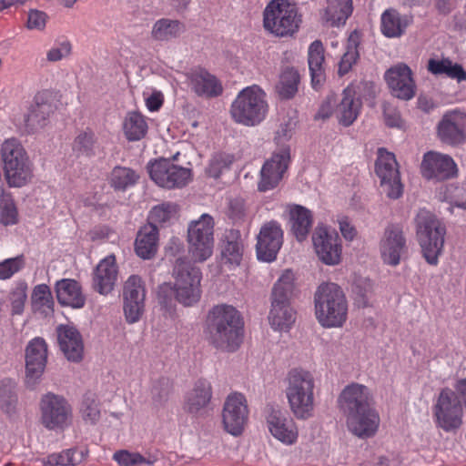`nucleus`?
I'll return each instance as SVG.
<instances>
[{
  "mask_svg": "<svg viewBox=\"0 0 466 466\" xmlns=\"http://www.w3.org/2000/svg\"><path fill=\"white\" fill-rule=\"evenodd\" d=\"M207 330L210 343L217 349L235 351L241 343V316L231 305L214 306L208 315Z\"/></svg>",
  "mask_w": 466,
  "mask_h": 466,
  "instance_id": "nucleus-1",
  "label": "nucleus"
},
{
  "mask_svg": "<svg viewBox=\"0 0 466 466\" xmlns=\"http://www.w3.org/2000/svg\"><path fill=\"white\" fill-rule=\"evenodd\" d=\"M314 375L302 368L291 369L286 377L285 395L292 415L300 420L314 416L316 408Z\"/></svg>",
  "mask_w": 466,
  "mask_h": 466,
  "instance_id": "nucleus-2",
  "label": "nucleus"
},
{
  "mask_svg": "<svg viewBox=\"0 0 466 466\" xmlns=\"http://www.w3.org/2000/svg\"><path fill=\"white\" fill-rule=\"evenodd\" d=\"M315 316L326 329L341 328L348 318V302L343 290L335 283L320 284L314 294Z\"/></svg>",
  "mask_w": 466,
  "mask_h": 466,
  "instance_id": "nucleus-3",
  "label": "nucleus"
},
{
  "mask_svg": "<svg viewBox=\"0 0 466 466\" xmlns=\"http://www.w3.org/2000/svg\"><path fill=\"white\" fill-rule=\"evenodd\" d=\"M173 287L164 283L159 287V299L173 291L176 299L184 306H192L197 303L201 295V272L198 268L183 258L177 259L173 273Z\"/></svg>",
  "mask_w": 466,
  "mask_h": 466,
  "instance_id": "nucleus-4",
  "label": "nucleus"
},
{
  "mask_svg": "<svg viewBox=\"0 0 466 466\" xmlns=\"http://www.w3.org/2000/svg\"><path fill=\"white\" fill-rule=\"evenodd\" d=\"M268 104L265 91L258 85H252L238 92L230 106L234 121L245 127H255L265 120Z\"/></svg>",
  "mask_w": 466,
  "mask_h": 466,
  "instance_id": "nucleus-5",
  "label": "nucleus"
},
{
  "mask_svg": "<svg viewBox=\"0 0 466 466\" xmlns=\"http://www.w3.org/2000/svg\"><path fill=\"white\" fill-rule=\"evenodd\" d=\"M293 289L294 274L291 270H285L274 284L271 293L268 321L275 330L288 331L295 322L296 312L289 304Z\"/></svg>",
  "mask_w": 466,
  "mask_h": 466,
  "instance_id": "nucleus-6",
  "label": "nucleus"
},
{
  "mask_svg": "<svg viewBox=\"0 0 466 466\" xmlns=\"http://www.w3.org/2000/svg\"><path fill=\"white\" fill-rule=\"evenodd\" d=\"M414 222L423 257L429 264L437 265L444 244L446 233L444 226L431 211L425 208H420L418 211Z\"/></svg>",
  "mask_w": 466,
  "mask_h": 466,
  "instance_id": "nucleus-7",
  "label": "nucleus"
},
{
  "mask_svg": "<svg viewBox=\"0 0 466 466\" xmlns=\"http://www.w3.org/2000/svg\"><path fill=\"white\" fill-rule=\"evenodd\" d=\"M299 22L296 6L287 0H272L263 13L265 29L278 36L291 35Z\"/></svg>",
  "mask_w": 466,
  "mask_h": 466,
  "instance_id": "nucleus-8",
  "label": "nucleus"
},
{
  "mask_svg": "<svg viewBox=\"0 0 466 466\" xmlns=\"http://www.w3.org/2000/svg\"><path fill=\"white\" fill-rule=\"evenodd\" d=\"M214 219L204 213L187 226L188 252L197 262L211 257L214 248Z\"/></svg>",
  "mask_w": 466,
  "mask_h": 466,
  "instance_id": "nucleus-9",
  "label": "nucleus"
},
{
  "mask_svg": "<svg viewBox=\"0 0 466 466\" xmlns=\"http://www.w3.org/2000/svg\"><path fill=\"white\" fill-rule=\"evenodd\" d=\"M39 410L41 423L47 430L63 431L72 423V407L61 395L44 394L39 401Z\"/></svg>",
  "mask_w": 466,
  "mask_h": 466,
  "instance_id": "nucleus-10",
  "label": "nucleus"
},
{
  "mask_svg": "<svg viewBox=\"0 0 466 466\" xmlns=\"http://www.w3.org/2000/svg\"><path fill=\"white\" fill-rule=\"evenodd\" d=\"M437 427L449 432L459 429L462 424L463 408L457 393L450 388L441 390L432 407Z\"/></svg>",
  "mask_w": 466,
  "mask_h": 466,
  "instance_id": "nucleus-11",
  "label": "nucleus"
},
{
  "mask_svg": "<svg viewBox=\"0 0 466 466\" xmlns=\"http://www.w3.org/2000/svg\"><path fill=\"white\" fill-rule=\"evenodd\" d=\"M151 179L159 187L172 189L187 186L192 179V170L162 158L147 165Z\"/></svg>",
  "mask_w": 466,
  "mask_h": 466,
  "instance_id": "nucleus-12",
  "label": "nucleus"
},
{
  "mask_svg": "<svg viewBox=\"0 0 466 466\" xmlns=\"http://www.w3.org/2000/svg\"><path fill=\"white\" fill-rule=\"evenodd\" d=\"M375 172L380 180L382 192L389 198L398 199L402 196L403 185L394 154L385 148H379Z\"/></svg>",
  "mask_w": 466,
  "mask_h": 466,
  "instance_id": "nucleus-13",
  "label": "nucleus"
},
{
  "mask_svg": "<svg viewBox=\"0 0 466 466\" xmlns=\"http://www.w3.org/2000/svg\"><path fill=\"white\" fill-rule=\"evenodd\" d=\"M420 172L428 180L443 181L457 177L459 168L450 155L431 150L422 157Z\"/></svg>",
  "mask_w": 466,
  "mask_h": 466,
  "instance_id": "nucleus-14",
  "label": "nucleus"
},
{
  "mask_svg": "<svg viewBox=\"0 0 466 466\" xmlns=\"http://www.w3.org/2000/svg\"><path fill=\"white\" fill-rule=\"evenodd\" d=\"M314 250L319 259L335 266L341 260L342 247L338 233L324 226H318L312 235Z\"/></svg>",
  "mask_w": 466,
  "mask_h": 466,
  "instance_id": "nucleus-15",
  "label": "nucleus"
},
{
  "mask_svg": "<svg viewBox=\"0 0 466 466\" xmlns=\"http://www.w3.org/2000/svg\"><path fill=\"white\" fill-rule=\"evenodd\" d=\"M248 418V408L245 396L238 392L228 394L222 409V423L226 431L234 436L240 435Z\"/></svg>",
  "mask_w": 466,
  "mask_h": 466,
  "instance_id": "nucleus-16",
  "label": "nucleus"
},
{
  "mask_svg": "<svg viewBox=\"0 0 466 466\" xmlns=\"http://www.w3.org/2000/svg\"><path fill=\"white\" fill-rule=\"evenodd\" d=\"M56 97L49 90L38 92L25 116L28 132L35 133L45 128L56 109Z\"/></svg>",
  "mask_w": 466,
  "mask_h": 466,
  "instance_id": "nucleus-17",
  "label": "nucleus"
},
{
  "mask_svg": "<svg viewBox=\"0 0 466 466\" xmlns=\"http://www.w3.org/2000/svg\"><path fill=\"white\" fill-rule=\"evenodd\" d=\"M290 161V149L284 147L272 154L261 167L258 188L261 192L273 189L282 179Z\"/></svg>",
  "mask_w": 466,
  "mask_h": 466,
  "instance_id": "nucleus-18",
  "label": "nucleus"
},
{
  "mask_svg": "<svg viewBox=\"0 0 466 466\" xmlns=\"http://www.w3.org/2000/svg\"><path fill=\"white\" fill-rule=\"evenodd\" d=\"M338 406L345 417L373 407L370 390L360 383L347 385L338 397Z\"/></svg>",
  "mask_w": 466,
  "mask_h": 466,
  "instance_id": "nucleus-19",
  "label": "nucleus"
},
{
  "mask_svg": "<svg viewBox=\"0 0 466 466\" xmlns=\"http://www.w3.org/2000/svg\"><path fill=\"white\" fill-rule=\"evenodd\" d=\"M47 360V345L42 338L31 339L25 349V383L35 388L42 377Z\"/></svg>",
  "mask_w": 466,
  "mask_h": 466,
  "instance_id": "nucleus-20",
  "label": "nucleus"
},
{
  "mask_svg": "<svg viewBox=\"0 0 466 466\" xmlns=\"http://www.w3.org/2000/svg\"><path fill=\"white\" fill-rule=\"evenodd\" d=\"M146 290L142 279L137 275H131L126 280L123 289L124 312L128 323L139 320L144 311Z\"/></svg>",
  "mask_w": 466,
  "mask_h": 466,
  "instance_id": "nucleus-21",
  "label": "nucleus"
},
{
  "mask_svg": "<svg viewBox=\"0 0 466 466\" xmlns=\"http://www.w3.org/2000/svg\"><path fill=\"white\" fill-rule=\"evenodd\" d=\"M465 130L466 114L458 109L446 112L437 127L441 141L451 146L466 142Z\"/></svg>",
  "mask_w": 466,
  "mask_h": 466,
  "instance_id": "nucleus-22",
  "label": "nucleus"
},
{
  "mask_svg": "<svg viewBox=\"0 0 466 466\" xmlns=\"http://www.w3.org/2000/svg\"><path fill=\"white\" fill-rule=\"evenodd\" d=\"M283 243V230L276 221L266 223L260 228L256 245L258 260L271 262L276 259Z\"/></svg>",
  "mask_w": 466,
  "mask_h": 466,
  "instance_id": "nucleus-23",
  "label": "nucleus"
},
{
  "mask_svg": "<svg viewBox=\"0 0 466 466\" xmlns=\"http://www.w3.org/2000/svg\"><path fill=\"white\" fill-rule=\"evenodd\" d=\"M266 423L270 434L283 444L292 445L297 441L299 431L296 423L280 409L268 408Z\"/></svg>",
  "mask_w": 466,
  "mask_h": 466,
  "instance_id": "nucleus-24",
  "label": "nucleus"
},
{
  "mask_svg": "<svg viewBox=\"0 0 466 466\" xmlns=\"http://www.w3.org/2000/svg\"><path fill=\"white\" fill-rule=\"evenodd\" d=\"M406 249V238L400 225L391 224L384 231L380 243V256L384 263L397 266Z\"/></svg>",
  "mask_w": 466,
  "mask_h": 466,
  "instance_id": "nucleus-25",
  "label": "nucleus"
},
{
  "mask_svg": "<svg viewBox=\"0 0 466 466\" xmlns=\"http://www.w3.org/2000/svg\"><path fill=\"white\" fill-rule=\"evenodd\" d=\"M385 79L394 96L410 100L415 96L416 86L410 68L405 64H399L385 73Z\"/></svg>",
  "mask_w": 466,
  "mask_h": 466,
  "instance_id": "nucleus-26",
  "label": "nucleus"
},
{
  "mask_svg": "<svg viewBox=\"0 0 466 466\" xmlns=\"http://www.w3.org/2000/svg\"><path fill=\"white\" fill-rule=\"evenodd\" d=\"M213 390L211 382L206 379L196 380L191 389L186 393L184 410L194 416L206 412L211 403Z\"/></svg>",
  "mask_w": 466,
  "mask_h": 466,
  "instance_id": "nucleus-27",
  "label": "nucleus"
},
{
  "mask_svg": "<svg viewBox=\"0 0 466 466\" xmlns=\"http://www.w3.org/2000/svg\"><path fill=\"white\" fill-rule=\"evenodd\" d=\"M189 88L198 96L210 98L222 94L221 82L209 72L204 69H195L187 74Z\"/></svg>",
  "mask_w": 466,
  "mask_h": 466,
  "instance_id": "nucleus-28",
  "label": "nucleus"
},
{
  "mask_svg": "<svg viewBox=\"0 0 466 466\" xmlns=\"http://www.w3.org/2000/svg\"><path fill=\"white\" fill-rule=\"evenodd\" d=\"M349 431L359 438L373 436L380 425V417L373 407L346 417Z\"/></svg>",
  "mask_w": 466,
  "mask_h": 466,
  "instance_id": "nucleus-29",
  "label": "nucleus"
},
{
  "mask_svg": "<svg viewBox=\"0 0 466 466\" xmlns=\"http://www.w3.org/2000/svg\"><path fill=\"white\" fill-rule=\"evenodd\" d=\"M60 350L65 357L74 362L83 358L84 344L79 331L71 325H59L56 329Z\"/></svg>",
  "mask_w": 466,
  "mask_h": 466,
  "instance_id": "nucleus-30",
  "label": "nucleus"
},
{
  "mask_svg": "<svg viewBox=\"0 0 466 466\" xmlns=\"http://www.w3.org/2000/svg\"><path fill=\"white\" fill-rule=\"evenodd\" d=\"M118 268L114 255H108L99 261L93 276L94 289L102 295L110 293L116 285Z\"/></svg>",
  "mask_w": 466,
  "mask_h": 466,
  "instance_id": "nucleus-31",
  "label": "nucleus"
},
{
  "mask_svg": "<svg viewBox=\"0 0 466 466\" xmlns=\"http://www.w3.org/2000/svg\"><path fill=\"white\" fill-rule=\"evenodd\" d=\"M412 23L411 15L401 14L395 8H388L380 15V30L388 38L402 36Z\"/></svg>",
  "mask_w": 466,
  "mask_h": 466,
  "instance_id": "nucleus-32",
  "label": "nucleus"
},
{
  "mask_svg": "<svg viewBox=\"0 0 466 466\" xmlns=\"http://www.w3.org/2000/svg\"><path fill=\"white\" fill-rule=\"evenodd\" d=\"M361 106V99L357 96L354 88L352 86L345 88L334 111L339 123L344 127L352 125L360 113Z\"/></svg>",
  "mask_w": 466,
  "mask_h": 466,
  "instance_id": "nucleus-33",
  "label": "nucleus"
},
{
  "mask_svg": "<svg viewBox=\"0 0 466 466\" xmlns=\"http://www.w3.org/2000/svg\"><path fill=\"white\" fill-rule=\"evenodd\" d=\"M353 11L352 0H326L320 10V21L324 25L339 27L344 25Z\"/></svg>",
  "mask_w": 466,
  "mask_h": 466,
  "instance_id": "nucleus-34",
  "label": "nucleus"
},
{
  "mask_svg": "<svg viewBox=\"0 0 466 466\" xmlns=\"http://www.w3.org/2000/svg\"><path fill=\"white\" fill-rule=\"evenodd\" d=\"M56 293L60 304L74 309L85 306L86 297L82 292L80 284L72 279H63L56 283Z\"/></svg>",
  "mask_w": 466,
  "mask_h": 466,
  "instance_id": "nucleus-35",
  "label": "nucleus"
},
{
  "mask_svg": "<svg viewBox=\"0 0 466 466\" xmlns=\"http://www.w3.org/2000/svg\"><path fill=\"white\" fill-rule=\"evenodd\" d=\"M157 228L152 223L145 225L139 229L136 238L135 250L137 255L143 259L151 258L157 253Z\"/></svg>",
  "mask_w": 466,
  "mask_h": 466,
  "instance_id": "nucleus-36",
  "label": "nucleus"
},
{
  "mask_svg": "<svg viewBox=\"0 0 466 466\" xmlns=\"http://www.w3.org/2000/svg\"><path fill=\"white\" fill-rule=\"evenodd\" d=\"M243 256V242L238 230L230 229L225 234L221 248L222 263L231 267L238 266Z\"/></svg>",
  "mask_w": 466,
  "mask_h": 466,
  "instance_id": "nucleus-37",
  "label": "nucleus"
},
{
  "mask_svg": "<svg viewBox=\"0 0 466 466\" xmlns=\"http://www.w3.org/2000/svg\"><path fill=\"white\" fill-rule=\"evenodd\" d=\"M185 31L183 23L177 19L160 18L151 28V38L157 42H169L180 36Z\"/></svg>",
  "mask_w": 466,
  "mask_h": 466,
  "instance_id": "nucleus-38",
  "label": "nucleus"
},
{
  "mask_svg": "<svg viewBox=\"0 0 466 466\" xmlns=\"http://www.w3.org/2000/svg\"><path fill=\"white\" fill-rule=\"evenodd\" d=\"M0 156L3 169L30 160L22 143L15 137L4 140L0 147Z\"/></svg>",
  "mask_w": 466,
  "mask_h": 466,
  "instance_id": "nucleus-39",
  "label": "nucleus"
},
{
  "mask_svg": "<svg viewBox=\"0 0 466 466\" xmlns=\"http://www.w3.org/2000/svg\"><path fill=\"white\" fill-rule=\"evenodd\" d=\"M289 223L291 230L299 241H303L312 226L310 211L299 205L289 207Z\"/></svg>",
  "mask_w": 466,
  "mask_h": 466,
  "instance_id": "nucleus-40",
  "label": "nucleus"
},
{
  "mask_svg": "<svg viewBox=\"0 0 466 466\" xmlns=\"http://www.w3.org/2000/svg\"><path fill=\"white\" fill-rule=\"evenodd\" d=\"M3 170L5 179L10 187H23L28 185L34 177V167L31 160L5 167Z\"/></svg>",
  "mask_w": 466,
  "mask_h": 466,
  "instance_id": "nucleus-41",
  "label": "nucleus"
},
{
  "mask_svg": "<svg viewBox=\"0 0 466 466\" xmlns=\"http://www.w3.org/2000/svg\"><path fill=\"white\" fill-rule=\"evenodd\" d=\"M309 68L314 88L320 86L325 79L323 68L324 50L320 41H314L309 47Z\"/></svg>",
  "mask_w": 466,
  "mask_h": 466,
  "instance_id": "nucleus-42",
  "label": "nucleus"
},
{
  "mask_svg": "<svg viewBox=\"0 0 466 466\" xmlns=\"http://www.w3.org/2000/svg\"><path fill=\"white\" fill-rule=\"evenodd\" d=\"M122 127L125 137L128 141L142 139L148 130L146 117L137 111H130L126 115Z\"/></svg>",
  "mask_w": 466,
  "mask_h": 466,
  "instance_id": "nucleus-43",
  "label": "nucleus"
},
{
  "mask_svg": "<svg viewBox=\"0 0 466 466\" xmlns=\"http://www.w3.org/2000/svg\"><path fill=\"white\" fill-rule=\"evenodd\" d=\"M427 68L431 74L436 76L444 75L459 82L466 80V72L462 66L448 58H431L428 62Z\"/></svg>",
  "mask_w": 466,
  "mask_h": 466,
  "instance_id": "nucleus-44",
  "label": "nucleus"
},
{
  "mask_svg": "<svg viewBox=\"0 0 466 466\" xmlns=\"http://www.w3.org/2000/svg\"><path fill=\"white\" fill-rule=\"evenodd\" d=\"M139 179V175L136 170L117 166L115 167L109 176L110 186L117 191H125L135 186Z\"/></svg>",
  "mask_w": 466,
  "mask_h": 466,
  "instance_id": "nucleus-45",
  "label": "nucleus"
},
{
  "mask_svg": "<svg viewBox=\"0 0 466 466\" xmlns=\"http://www.w3.org/2000/svg\"><path fill=\"white\" fill-rule=\"evenodd\" d=\"M87 455L86 449H68L59 453H53L42 460V462L51 466H75L81 463Z\"/></svg>",
  "mask_w": 466,
  "mask_h": 466,
  "instance_id": "nucleus-46",
  "label": "nucleus"
},
{
  "mask_svg": "<svg viewBox=\"0 0 466 466\" xmlns=\"http://www.w3.org/2000/svg\"><path fill=\"white\" fill-rule=\"evenodd\" d=\"M360 33L357 30L352 31L348 38L346 52L339 63V75L344 76L351 69L352 66L359 58L358 47L360 43Z\"/></svg>",
  "mask_w": 466,
  "mask_h": 466,
  "instance_id": "nucleus-47",
  "label": "nucleus"
},
{
  "mask_svg": "<svg viewBox=\"0 0 466 466\" xmlns=\"http://www.w3.org/2000/svg\"><path fill=\"white\" fill-rule=\"evenodd\" d=\"M299 83V75L298 71L288 67L279 76V80L276 86L277 92L282 98H291L298 92Z\"/></svg>",
  "mask_w": 466,
  "mask_h": 466,
  "instance_id": "nucleus-48",
  "label": "nucleus"
},
{
  "mask_svg": "<svg viewBox=\"0 0 466 466\" xmlns=\"http://www.w3.org/2000/svg\"><path fill=\"white\" fill-rule=\"evenodd\" d=\"M79 413L86 424L96 425L100 420V403L94 393H86L84 395Z\"/></svg>",
  "mask_w": 466,
  "mask_h": 466,
  "instance_id": "nucleus-49",
  "label": "nucleus"
},
{
  "mask_svg": "<svg viewBox=\"0 0 466 466\" xmlns=\"http://www.w3.org/2000/svg\"><path fill=\"white\" fill-rule=\"evenodd\" d=\"M27 283L24 280L15 281L8 294V301L13 315H21L24 312L27 300Z\"/></svg>",
  "mask_w": 466,
  "mask_h": 466,
  "instance_id": "nucleus-50",
  "label": "nucleus"
},
{
  "mask_svg": "<svg viewBox=\"0 0 466 466\" xmlns=\"http://www.w3.org/2000/svg\"><path fill=\"white\" fill-rule=\"evenodd\" d=\"M18 222V211L10 194L0 198V223L4 226L15 225Z\"/></svg>",
  "mask_w": 466,
  "mask_h": 466,
  "instance_id": "nucleus-51",
  "label": "nucleus"
},
{
  "mask_svg": "<svg viewBox=\"0 0 466 466\" xmlns=\"http://www.w3.org/2000/svg\"><path fill=\"white\" fill-rule=\"evenodd\" d=\"M25 266V259L23 255L0 261V280L10 279L16 273L20 272Z\"/></svg>",
  "mask_w": 466,
  "mask_h": 466,
  "instance_id": "nucleus-52",
  "label": "nucleus"
},
{
  "mask_svg": "<svg viewBox=\"0 0 466 466\" xmlns=\"http://www.w3.org/2000/svg\"><path fill=\"white\" fill-rule=\"evenodd\" d=\"M234 157L230 154L217 153L211 157L207 172L210 177H218L233 163Z\"/></svg>",
  "mask_w": 466,
  "mask_h": 466,
  "instance_id": "nucleus-53",
  "label": "nucleus"
},
{
  "mask_svg": "<svg viewBox=\"0 0 466 466\" xmlns=\"http://www.w3.org/2000/svg\"><path fill=\"white\" fill-rule=\"evenodd\" d=\"M177 213V206L174 203H162L154 207L149 214L150 223H166Z\"/></svg>",
  "mask_w": 466,
  "mask_h": 466,
  "instance_id": "nucleus-54",
  "label": "nucleus"
},
{
  "mask_svg": "<svg viewBox=\"0 0 466 466\" xmlns=\"http://www.w3.org/2000/svg\"><path fill=\"white\" fill-rule=\"evenodd\" d=\"M444 200L451 204V210L456 207L466 209V187L464 186L450 185L446 187Z\"/></svg>",
  "mask_w": 466,
  "mask_h": 466,
  "instance_id": "nucleus-55",
  "label": "nucleus"
},
{
  "mask_svg": "<svg viewBox=\"0 0 466 466\" xmlns=\"http://www.w3.org/2000/svg\"><path fill=\"white\" fill-rule=\"evenodd\" d=\"M72 51V45L67 40L56 42L46 52V60L48 62H58L68 57Z\"/></svg>",
  "mask_w": 466,
  "mask_h": 466,
  "instance_id": "nucleus-56",
  "label": "nucleus"
},
{
  "mask_svg": "<svg viewBox=\"0 0 466 466\" xmlns=\"http://www.w3.org/2000/svg\"><path fill=\"white\" fill-rule=\"evenodd\" d=\"M32 303L35 307H46L48 309L51 307L52 297L47 285L39 284L34 288Z\"/></svg>",
  "mask_w": 466,
  "mask_h": 466,
  "instance_id": "nucleus-57",
  "label": "nucleus"
},
{
  "mask_svg": "<svg viewBox=\"0 0 466 466\" xmlns=\"http://www.w3.org/2000/svg\"><path fill=\"white\" fill-rule=\"evenodd\" d=\"M48 15L40 10L30 9L27 15L25 26L28 30L43 31L46 27Z\"/></svg>",
  "mask_w": 466,
  "mask_h": 466,
  "instance_id": "nucleus-58",
  "label": "nucleus"
},
{
  "mask_svg": "<svg viewBox=\"0 0 466 466\" xmlns=\"http://www.w3.org/2000/svg\"><path fill=\"white\" fill-rule=\"evenodd\" d=\"M171 391V384L166 378H161L154 382L151 388V396L156 402H162L168 397Z\"/></svg>",
  "mask_w": 466,
  "mask_h": 466,
  "instance_id": "nucleus-59",
  "label": "nucleus"
},
{
  "mask_svg": "<svg viewBox=\"0 0 466 466\" xmlns=\"http://www.w3.org/2000/svg\"><path fill=\"white\" fill-rule=\"evenodd\" d=\"M114 460L121 466H134L146 461V459L137 452L119 451L114 454Z\"/></svg>",
  "mask_w": 466,
  "mask_h": 466,
  "instance_id": "nucleus-60",
  "label": "nucleus"
},
{
  "mask_svg": "<svg viewBox=\"0 0 466 466\" xmlns=\"http://www.w3.org/2000/svg\"><path fill=\"white\" fill-rule=\"evenodd\" d=\"M94 145V134L91 132L80 133L74 141V149L82 154H89Z\"/></svg>",
  "mask_w": 466,
  "mask_h": 466,
  "instance_id": "nucleus-61",
  "label": "nucleus"
},
{
  "mask_svg": "<svg viewBox=\"0 0 466 466\" xmlns=\"http://www.w3.org/2000/svg\"><path fill=\"white\" fill-rule=\"evenodd\" d=\"M163 104V95L160 92H153L146 98V106L151 112L157 111Z\"/></svg>",
  "mask_w": 466,
  "mask_h": 466,
  "instance_id": "nucleus-62",
  "label": "nucleus"
},
{
  "mask_svg": "<svg viewBox=\"0 0 466 466\" xmlns=\"http://www.w3.org/2000/svg\"><path fill=\"white\" fill-rule=\"evenodd\" d=\"M339 229L341 231V234L346 239H353L355 236V229L349 223V221L346 218H342L339 220Z\"/></svg>",
  "mask_w": 466,
  "mask_h": 466,
  "instance_id": "nucleus-63",
  "label": "nucleus"
},
{
  "mask_svg": "<svg viewBox=\"0 0 466 466\" xmlns=\"http://www.w3.org/2000/svg\"><path fill=\"white\" fill-rule=\"evenodd\" d=\"M386 125L391 127H399L401 125V119L397 112L384 111Z\"/></svg>",
  "mask_w": 466,
  "mask_h": 466,
  "instance_id": "nucleus-64",
  "label": "nucleus"
}]
</instances>
